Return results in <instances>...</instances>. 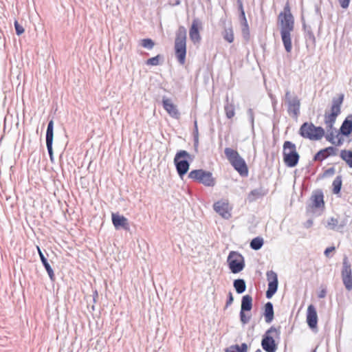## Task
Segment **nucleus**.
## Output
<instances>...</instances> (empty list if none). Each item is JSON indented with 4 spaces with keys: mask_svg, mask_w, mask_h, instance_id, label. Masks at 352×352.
<instances>
[{
    "mask_svg": "<svg viewBox=\"0 0 352 352\" xmlns=\"http://www.w3.org/2000/svg\"><path fill=\"white\" fill-rule=\"evenodd\" d=\"M255 352H262V351L260 349H258L257 350L255 351Z\"/></svg>",
    "mask_w": 352,
    "mask_h": 352,
    "instance_id": "nucleus-57",
    "label": "nucleus"
},
{
    "mask_svg": "<svg viewBox=\"0 0 352 352\" xmlns=\"http://www.w3.org/2000/svg\"><path fill=\"white\" fill-rule=\"evenodd\" d=\"M223 38L231 43L234 41V33L233 30L231 27L226 28L224 31L223 32Z\"/></svg>",
    "mask_w": 352,
    "mask_h": 352,
    "instance_id": "nucleus-34",
    "label": "nucleus"
},
{
    "mask_svg": "<svg viewBox=\"0 0 352 352\" xmlns=\"http://www.w3.org/2000/svg\"><path fill=\"white\" fill-rule=\"evenodd\" d=\"M192 160L191 155L184 150L178 151L174 157V164L179 176L182 178L188 171L190 162Z\"/></svg>",
    "mask_w": 352,
    "mask_h": 352,
    "instance_id": "nucleus-6",
    "label": "nucleus"
},
{
    "mask_svg": "<svg viewBox=\"0 0 352 352\" xmlns=\"http://www.w3.org/2000/svg\"><path fill=\"white\" fill-rule=\"evenodd\" d=\"M339 133L344 136H349L352 133V114L348 116L341 124Z\"/></svg>",
    "mask_w": 352,
    "mask_h": 352,
    "instance_id": "nucleus-21",
    "label": "nucleus"
},
{
    "mask_svg": "<svg viewBox=\"0 0 352 352\" xmlns=\"http://www.w3.org/2000/svg\"><path fill=\"white\" fill-rule=\"evenodd\" d=\"M37 248H38V254H39V256H40V258H41V263H42L43 267L46 270V271H47V274L49 275L50 278L52 280H54L55 276H54V273L53 269L52 268V267H51L50 264L49 263L47 258L45 256L44 254L41 252L40 248L38 247H37Z\"/></svg>",
    "mask_w": 352,
    "mask_h": 352,
    "instance_id": "nucleus-24",
    "label": "nucleus"
},
{
    "mask_svg": "<svg viewBox=\"0 0 352 352\" xmlns=\"http://www.w3.org/2000/svg\"><path fill=\"white\" fill-rule=\"evenodd\" d=\"M193 140H194V146L197 149V148L198 147V145H199V131H198L197 120H195V122H194Z\"/></svg>",
    "mask_w": 352,
    "mask_h": 352,
    "instance_id": "nucleus-35",
    "label": "nucleus"
},
{
    "mask_svg": "<svg viewBox=\"0 0 352 352\" xmlns=\"http://www.w3.org/2000/svg\"><path fill=\"white\" fill-rule=\"evenodd\" d=\"M239 18L241 19V22L247 21L245 11L241 12L239 14Z\"/></svg>",
    "mask_w": 352,
    "mask_h": 352,
    "instance_id": "nucleus-54",
    "label": "nucleus"
},
{
    "mask_svg": "<svg viewBox=\"0 0 352 352\" xmlns=\"http://www.w3.org/2000/svg\"><path fill=\"white\" fill-rule=\"evenodd\" d=\"M227 263L230 270L233 274L241 272L245 266L244 257L236 251L230 252L227 258Z\"/></svg>",
    "mask_w": 352,
    "mask_h": 352,
    "instance_id": "nucleus-8",
    "label": "nucleus"
},
{
    "mask_svg": "<svg viewBox=\"0 0 352 352\" xmlns=\"http://www.w3.org/2000/svg\"><path fill=\"white\" fill-rule=\"evenodd\" d=\"M311 352H316V349H314Z\"/></svg>",
    "mask_w": 352,
    "mask_h": 352,
    "instance_id": "nucleus-58",
    "label": "nucleus"
},
{
    "mask_svg": "<svg viewBox=\"0 0 352 352\" xmlns=\"http://www.w3.org/2000/svg\"><path fill=\"white\" fill-rule=\"evenodd\" d=\"M340 6L344 8V9H346L349 7V3H350V0H338Z\"/></svg>",
    "mask_w": 352,
    "mask_h": 352,
    "instance_id": "nucleus-46",
    "label": "nucleus"
},
{
    "mask_svg": "<svg viewBox=\"0 0 352 352\" xmlns=\"http://www.w3.org/2000/svg\"><path fill=\"white\" fill-rule=\"evenodd\" d=\"M226 116L228 119L232 118L235 115L234 104L229 102L228 96L226 97V103L224 105Z\"/></svg>",
    "mask_w": 352,
    "mask_h": 352,
    "instance_id": "nucleus-27",
    "label": "nucleus"
},
{
    "mask_svg": "<svg viewBox=\"0 0 352 352\" xmlns=\"http://www.w3.org/2000/svg\"><path fill=\"white\" fill-rule=\"evenodd\" d=\"M268 280V287L266 291V298H271L277 292L278 286V280L277 274L273 270H270L266 274Z\"/></svg>",
    "mask_w": 352,
    "mask_h": 352,
    "instance_id": "nucleus-13",
    "label": "nucleus"
},
{
    "mask_svg": "<svg viewBox=\"0 0 352 352\" xmlns=\"http://www.w3.org/2000/svg\"><path fill=\"white\" fill-rule=\"evenodd\" d=\"M265 320L267 323H270L274 319V307L271 302H267L264 305Z\"/></svg>",
    "mask_w": 352,
    "mask_h": 352,
    "instance_id": "nucleus-25",
    "label": "nucleus"
},
{
    "mask_svg": "<svg viewBox=\"0 0 352 352\" xmlns=\"http://www.w3.org/2000/svg\"><path fill=\"white\" fill-rule=\"evenodd\" d=\"M162 102L164 109L167 111L170 117L175 119L179 118L180 113L179 112L176 105L172 102L170 99L164 96L162 98Z\"/></svg>",
    "mask_w": 352,
    "mask_h": 352,
    "instance_id": "nucleus-14",
    "label": "nucleus"
},
{
    "mask_svg": "<svg viewBox=\"0 0 352 352\" xmlns=\"http://www.w3.org/2000/svg\"><path fill=\"white\" fill-rule=\"evenodd\" d=\"M325 138L328 142H329L332 144H335L336 135L334 133H327V135H325Z\"/></svg>",
    "mask_w": 352,
    "mask_h": 352,
    "instance_id": "nucleus-41",
    "label": "nucleus"
},
{
    "mask_svg": "<svg viewBox=\"0 0 352 352\" xmlns=\"http://www.w3.org/2000/svg\"><path fill=\"white\" fill-rule=\"evenodd\" d=\"M340 157L344 160L349 168H352V151L342 150L340 152Z\"/></svg>",
    "mask_w": 352,
    "mask_h": 352,
    "instance_id": "nucleus-29",
    "label": "nucleus"
},
{
    "mask_svg": "<svg viewBox=\"0 0 352 352\" xmlns=\"http://www.w3.org/2000/svg\"><path fill=\"white\" fill-rule=\"evenodd\" d=\"M292 32V31L280 32L281 40L284 45L285 50L287 53L291 52L292 50L291 36Z\"/></svg>",
    "mask_w": 352,
    "mask_h": 352,
    "instance_id": "nucleus-23",
    "label": "nucleus"
},
{
    "mask_svg": "<svg viewBox=\"0 0 352 352\" xmlns=\"http://www.w3.org/2000/svg\"><path fill=\"white\" fill-rule=\"evenodd\" d=\"M189 36L190 40L194 43H199L201 41V36L199 34L198 21L197 19L193 20L191 27L189 31Z\"/></svg>",
    "mask_w": 352,
    "mask_h": 352,
    "instance_id": "nucleus-22",
    "label": "nucleus"
},
{
    "mask_svg": "<svg viewBox=\"0 0 352 352\" xmlns=\"http://www.w3.org/2000/svg\"><path fill=\"white\" fill-rule=\"evenodd\" d=\"M111 220L116 230L123 228L125 230H129L130 228L128 219L123 215H120L118 213H112Z\"/></svg>",
    "mask_w": 352,
    "mask_h": 352,
    "instance_id": "nucleus-15",
    "label": "nucleus"
},
{
    "mask_svg": "<svg viewBox=\"0 0 352 352\" xmlns=\"http://www.w3.org/2000/svg\"><path fill=\"white\" fill-rule=\"evenodd\" d=\"M252 309V297L250 295H245L241 298V310L239 313L240 320L242 324H248L251 318L250 315H247L245 312L251 311Z\"/></svg>",
    "mask_w": 352,
    "mask_h": 352,
    "instance_id": "nucleus-12",
    "label": "nucleus"
},
{
    "mask_svg": "<svg viewBox=\"0 0 352 352\" xmlns=\"http://www.w3.org/2000/svg\"><path fill=\"white\" fill-rule=\"evenodd\" d=\"M188 177L206 186H214L215 184L212 173L203 169L191 170L188 174Z\"/></svg>",
    "mask_w": 352,
    "mask_h": 352,
    "instance_id": "nucleus-7",
    "label": "nucleus"
},
{
    "mask_svg": "<svg viewBox=\"0 0 352 352\" xmlns=\"http://www.w3.org/2000/svg\"><path fill=\"white\" fill-rule=\"evenodd\" d=\"M342 184V179L341 175H338L333 182V193L337 195L340 192Z\"/></svg>",
    "mask_w": 352,
    "mask_h": 352,
    "instance_id": "nucleus-32",
    "label": "nucleus"
},
{
    "mask_svg": "<svg viewBox=\"0 0 352 352\" xmlns=\"http://www.w3.org/2000/svg\"><path fill=\"white\" fill-rule=\"evenodd\" d=\"M161 58H162V56L158 54L154 57L147 59L146 61V64L147 65L157 66V65H160V59Z\"/></svg>",
    "mask_w": 352,
    "mask_h": 352,
    "instance_id": "nucleus-38",
    "label": "nucleus"
},
{
    "mask_svg": "<svg viewBox=\"0 0 352 352\" xmlns=\"http://www.w3.org/2000/svg\"><path fill=\"white\" fill-rule=\"evenodd\" d=\"M313 225V220L312 219H308L305 223H304V226L306 228H309L310 227H311Z\"/></svg>",
    "mask_w": 352,
    "mask_h": 352,
    "instance_id": "nucleus-53",
    "label": "nucleus"
},
{
    "mask_svg": "<svg viewBox=\"0 0 352 352\" xmlns=\"http://www.w3.org/2000/svg\"><path fill=\"white\" fill-rule=\"evenodd\" d=\"M265 194L266 192L263 188H256L250 192L248 196V199L250 202H253L263 197Z\"/></svg>",
    "mask_w": 352,
    "mask_h": 352,
    "instance_id": "nucleus-26",
    "label": "nucleus"
},
{
    "mask_svg": "<svg viewBox=\"0 0 352 352\" xmlns=\"http://www.w3.org/2000/svg\"><path fill=\"white\" fill-rule=\"evenodd\" d=\"M213 208L216 212L226 219L231 217V214L228 211V204L225 201H219L215 202Z\"/></svg>",
    "mask_w": 352,
    "mask_h": 352,
    "instance_id": "nucleus-20",
    "label": "nucleus"
},
{
    "mask_svg": "<svg viewBox=\"0 0 352 352\" xmlns=\"http://www.w3.org/2000/svg\"><path fill=\"white\" fill-rule=\"evenodd\" d=\"M141 45L147 50H152L155 43L151 38H144L141 40Z\"/></svg>",
    "mask_w": 352,
    "mask_h": 352,
    "instance_id": "nucleus-36",
    "label": "nucleus"
},
{
    "mask_svg": "<svg viewBox=\"0 0 352 352\" xmlns=\"http://www.w3.org/2000/svg\"><path fill=\"white\" fill-rule=\"evenodd\" d=\"M293 96H292L290 91L287 89V90L285 91V102H289V100H292V99H293Z\"/></svg>",
    "mask_w": 352,
    "mask_h": 352,
    "instance_id": "nucleus-49",
    "label": "nucleus"
},
{
    "mask_svg": "<svg viewBox=\"0 0 352 352\" xmlns=\"http://www.w3.org/2000/svg\"><path fill=\"white\" fill-rule=\"evenodd\" d=\"M327 295V290L326 289H322L318 293V297L319 298H324Z\"/></svg>",
    "mask_w": 352,
    "mask_h": 352,
    "instance_id": "nucleus-51",
    "label": "nucleus"
},
{
    "mask_svg": "<svg viewBox=\"0 0 352 352\" xmlns=\"http://www.w3.org/2000/svg\"><path fill=\"white\" fill-rule=\"evenodd\" d=\"M334 173H335V168L333 167H331V168L327 169L324 171V176H331Z\"/></svg>",
    "mask_w": 352,
    "mask_h": 352,
    "instance_id": "nucleus-48",
    "label": "nucleus"
},
{
    "mask_svg": "<svg viewBox=\"0 0 352 352\" xmlns=\"http://www.w3.org/2000/svg\"><path fill=\"white\" fill-rule=\"evenodd\" d=\"M175 54L178 62L184 65L186 56V30L184 26H179L176 32Z\"/></svg>",
    "mask_w": 352,
    "mask_h": 352,
    "instance_id": "nucleus-3",
    "label": "nucleus"
},
{
    "mask_svg": "<svg viewBox=\"0 0 352 352\" xmlns=\"http://www.w3.org/2000/svg\"><path fill=\"white\" fill-rule=\"evenodd\" d=\"M283 162L287 166L290 168L296 166L300 159L296 144L290 141H285L283 146Z\"/></svg>",
    "mask_w": 352,
    "mask_h": 352,
    "instance_id": "nucleus-5",
    "label": "nucleus"
},
{
    "mask_svg": "<svg viewBox=\"0 0 352 352\" xmlns=\"http://www.w3.org/2000/svg\"><path fill=\"white\" fill-rule=\"evenodd\" d=\"M247 115L248 116L252 128L254 129V116L253 110L251 108L248 109Z\"/></svg>",
    "mask_w": 352,
    "mask_h": 352,
    "instance_id": "nucleus-40",
    "label": "nucleus"
},
{
    "mask_svg": "<svg viewBox=\"0 0 352 352\" xmlns=\"http://www.w3.org/2000/svg\"><path fill=\"white\" fill-rule=\"evenodd\" d=\"M53 142H46L47 149L48 154L50 155V160H53V148H52Z\"/></svg>",
    "mask_w": 352,
    "mask_h": 352,
    "instance_id": "nucleus-43",
    "label": "nucleus"
},
{
    "mask_svg": "<svg viewBox=\"0 0 352 352\" xmlns=\"http://www.w3.org/2000/svg\"><path fill=\"white\" fill-rule=\"evenodd\" d=\"M307 322L310 329H314L317 327L318 316L315 307L309 305L307 311Z\"/></svg>",
    "mask_w": 352,
    "mask_h": 352,
    "instance_id": "nucleus-19",
    "label": "nucleus"
},
{
    "mask_svg": "<svg viewBox=\"0 0 352 352\" xmlns=\"http://www.w3.org/2000/svg\"><path fill=\"white\" fill-rule=\"evenodd\" d=\"M224 153L230 164L241 176H248V168L246 162L245 160L239 155L237 151L227 147L224 150Z\"/></svg>",
    "mask_w": 352,
    "mask_h": 352,
    "instance_id": "nucleus-1",
    "label": "nucleus"
},
{
    "mask_svg": "<svg viewBox=\"0 0 352 352\" xmlns=\"http://www.w3.org/2000/svg\"><path fill=\"white\" fill-rule=\"evenodd\" d=\"M236 3L239 12L244 11L243 1L241 0H237Z\"/></svg>",
    "mask_w": 352,
    "mask_h": 352,
    "instance_id": "nucleus-52",
    "label": "nucleus"
},
{
    "mask_svg": "<svg viewBox=\"0 0 352 352\" xmlns=\"http://www.w3.org/2000/svg\"><path fill=\"white\" fill-rule=\"evenodd\" d=\"M14 26L17 34H21L22 33V28L16 20L14 21Z\"/></svg>",
    "mask_w": 352,
    "mask_h": 352,
    "instance_id": "nucleus-47",
    "label": "nucleus"
},
{
    "mask_svg": "<svg viewBox=\"0 0 352 352\" xmlns=\"http://www.w3.org/2000/svg\"><path fill=\"white\" fill-rule=\"evenodd\" d=\"M278 22L280 25V32L294 30V20L289 6H286L284 8V11L279 14Z\"/></svg>",
    "mask_w": 352,
    "mask_h": 352,
    "instance_id": "nucleus-10",
    "label": "nucleus"
},
{
    "mask_svg": "<svg viewBox=\"0 0 352 352\" xmlns=\"http://www.w3.org/2000/svg\"><path fill=\"white\" fill-rule=\"evenodd\" d=\"M344 100V95L340 94L338 98H333L331 107V113L324 114V123L327 133L336 132V129L333 127L336 118L341 113V105Z\"/></svg>",
    "mask_w": 352,
    "mask_h": 352,
    "instance_id": "nucleus-2",
    "label": "nucleus"
},
{
    "mask_svg": "<svg viewBox=\"0 0 352 352\" xmlns=\"http://www.w3.org/2000/svg\"><path fill=\"white\" fill-rule=\"evenodd\" d=\"M91 309H92L93 310H94V305L92 306Z\"/></svg>",
    "mask_w": 352,
    "mask_h": 352,
    "instance_id": "nucleus-59",
    "label": "nucleus"
},
{
    "mask_svg": "<svg viewBox=\"0 0 352 352\" xmlns=\"http://www.w3.org/2000/svg\"><path fill=\"white\" fill-rule=\"evenodd\" d=\"M263 243H264L263 239L260 236H257V237L254 238L251 241L250 246L254 250H258L263 245Z\"/></svg>",
    "mask_w": 352,
    "mask_h": 352,
    "instance_id": "nucleus-33",
    "label": "nucleus"
},
{
    "mask_svg": "<svg viewBox=\"0 0 352 352\" xmlns=\"http://www.w3.org/2000/svg\"><path fill=\"white\" fill-rule=\"evenodd\" d=\"M226 352H248V345L242 343L241 345L233 344L226 349Z\"/></svg>",
    "mask_w": 352,
    "mask_h": 352,
    "instance_id": "nucleus-30",
    "label": "nucleus"
},
{
    "mask_svg": "<svg viewBox=\"0 0 352 352\" xmlns=\"http://www.w3.org/2000/svg\"><path fill=\"white\" fill-rule=\"evenodd\" d=\"M341 135L338 132L337 135H336V140L335 144L333 145H336V146H340L343 144L344 139L340 135Z\"/></svg>",
    "mask_w": 352,
    "mask_h": 352,
    "instance_id": "nucleus-42",
    "label": "nucleus"
},
{
    "mask_svg": "<svg viewBox=\"0 0 352 352\" xmlns=\"http://www.w3.org/2000/svg\"><path fill=\"white\" fill-rule=\"evenodd\" d=\"M338 149L333 146H329L320 150L314 156V161H322L329 156L337 155Z\"/></svg>",
    "mask_w": 352,
    "mask_h": 352,
    "instance_id": "nucleus-18",
    "label": "nucleus"
},
{
    "mask_svg": "<svg viewBox=\"0 0 352 352\" xmlns=\"http://www.w3.org/2000/svg\"><path fill=\"white\" fill-rule=\"evenodd\" d=\"M335 250V247L334 246H331V247H329L325 249L324 252V254L327 256V257H329V254L334 251Z\"/></svg>",
    "mask_w": 352,
    "mask_h": 352,
    "instance_id": "nucleus-50",
    "label": "nucleus"
},
{
    "mask_svg": "<svg viewBox=\"0 0 352 352\" xmlns=\"http://www.w3.org/2000/svg\"><path fill=\"white\" fill-rule=\"evenodd\" d=\"M233 287H234L237 294H241L246 290V283L244 279L237 278L233 282Z\"/></svg>",
    "mask_w": 352,
    "mask_h": 352,
    "instance_id": "nucleus-28",
    "label": "nucleus"
},
{
    "mask_svg": "<svg viewBox=\"0 0 352 352\" xmlns=\"http://www.w3.org/2000/svg\"><path fill=\"white\" fill-rule=\"evenodd\" d=\"M341 277L346 289L351 291L352 289V270L351 263L346 256L342 260Z\"/></svg>",
    "mask_w": 352,
    "mask_h": 352,
    "instance_id": "nucleus-11",
    "label": "nucleus"
},
{
    "mask_svg": "<svg viewBox=\"0 0 352 352\" xmlns=\"http://www.w3.org/2000/svg\"><path fill=\"white\" fill-rule=\"evenodd\" d=\"M339 219L331 217L327 221V226L331 230H339L338 228Z\"/></svg>",
    "mask_w": 352,
    "mask_h": 352,
    "instance_id": "nucleus-37",
    "label": "nucleus"
},
{
    "mask_svg": "<svg viewBox=\"0 0 352 352\" xmlns=\"http://www.w3.org/2000/svg\"><path fill=\"white\" fill-rule=\"evenodd\" d=\"M299 135L310 140H319L325 133L322 126H316L312 122H304L300 127Z\"/></svg>",
    "mask_w": 352,
    "mask_h": 352,
    "instance_id": "nucleus-4",
    "label": "nucleus"
},
{
    "mask_svg": "<svg viewBox=\"0 0 352 352\" xmlns=\"http://www.w3.org/2000/svg\"><path fill=\"white\" fill-rule=\"evenodd\" d=\"M98 292H97V290H95L93 294V302L94 303L96 302V299L98 298Z\"/></svg>",
    "mask_w": 352,
    "mask_h": 352,
    "instance_id": "nucleus-55",
    "label": "nucleus"
},
{
    "mask_svg": "<svg viewBox=\"0 0 352 352\" xmlns=\"http://www.w3.org/2000/svg\"><path fill=\"white\" fill-rule=\"evenodd\" d=\"M307 34H308L309 38L310 39H312L313 41H315V36H314L313 32L311 30H308L307 31Z\"/></svg>",
    "mask_w": 352,
    "mask_h": 352,
    "instance_id": "nucleus-56",
    "label": "nucleus"
},
{
    "mask_svg": "<svg viewBox=\"0 0 352 352\" xmlns=\"http://www.w3.org/2000/svg\"><path fill=\"white\" fill-rule=\"evenodd\" d=\"M311 204L309 207L311 208H324V195L322 190H316L313 192L311 198Z\"/></svg>",
    "mask_w": 352,
    "mask_h": 352,
    "instance_id": "nucleus-17",
    "label": "nucleus"
},
{
    "mask_svg": "<svg viewBox=\"0 0 352 352\" xmlns=\"http://www.w3.org/2000/svg\"><path fill=\"white\" fill-rule=\"evenodd\" d=\"M272 333H276L277 336H279L280 330L279 329H276L274 326H272L265 331L261 340L262 348L266 352H276L277 350V344H276L274 338L270 335Z\"/></svg>",
    "mask_w": 352,
    "mask_h": 352,
    "instance_id": "nucleus-9",
    "label": "nucleus"
},
{
    "mask_svg": "<svg viewBox=\"0 0 352 352\" xmlns=\"http://www.w3.org/2000/svg\"><path fill=\"white\" fill-rule=\"evenodd\" d=\"M287 104V112L293 118H297L300 114V101L296 96H293V99L286 102Z\"/></svg>",
    "mask_w": 352,
    "mask_h": 352,
    "instance_id": "nucleus-16",
    "label": "nucleus"
},
{
    "mask_svg": "<svg viewBox=\"0 0 352 352\" xmlns=\"http://www.w3.org/2000/svg\"><path fill=\"white\" fill-rule=\"evenodd\" d=\"M46 142H53L54 139V121L50 120L47 124L46 135Z\"/></svg>",
    "mask_w": 352,
    "mask_h": 352,
    "instance_id": "nucleus-31",
    "label": "nucleus"
},
{
    "mask_svg": "<svg viewBox=\"0 0 352 352\" xmlns=\"http://www.w3.org/2000/svg\"><path fill=\"white\" fill-rule=\"evenodd\" d=\"M234 301V297L232 295V293L231 292H229L228 294V298L226 303V308H228L229 306H230Z\"/></svg>",
    "mask_w": 352,
    "mask_h": 352,
    "instance_id": "nucleus-44",
    "label": "nucleus"
},
{
    "mask_svg": "<svg viewBox=\"0 0 352 352\" xmlns=\"http://www.w3.org/2000/svg\"><path fill=\"white\" fill-rule=\"evenodd\" d=\"M241 25H242V32H243V37L245 38H248L249 35H250V32H249V26H248V21H242Z\"/></svg>",
    "mask_w": 352,
    "mask_h": 352,
    "instance_id": "nucleus-39",
    "label": "nucleus"
},
{
    "mask_svg": "<svg viewBox=\"0 0 352 352\" xmlns=\"http://www.w3.org/2000/svg\"><path fill=\"white\" fill-rule=\"evenodd\" d=\"M347 222H348L347 218H343L342 219H339L338 228L342 229L344 227H345L347 224Z\"/></svg>",
    "mask_w": 352,
    "mask_h": 352,
    "instance_id": "nucleus-45",
    "label": "nucleus"
}]
</instances>
